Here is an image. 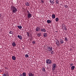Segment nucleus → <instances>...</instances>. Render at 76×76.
I'll list each match as a JSON object with an SVG mask.
<instances>
[{
	"instance_id": "nucleus-1",
	"label": "nucleus",
	"mask_w": 76,
	"mask_h": 76,
	"mask_svg": "<svg viewBox=\"0 0 76 76\" xmlns=\"http://www.w3.org/2000/svg\"><path fill=\"white\" fill-rule=\"evenodd\" d=\"M56 67H57V65H56V64H53L52 65V70L53 71H54L56 69Z\"/></svg>"
},
{
	"instance_id": "nucleus-2",
	"label": "nucleus",
	"mask_w": 76,
	"mask_h": 76,
	"mask_svg": "<svg viewBox=\"0 0 76 76\" xmlns=\"http://www.w3.org/2000/svg\"><path fill=\"white\" fill-rule=\"evenodd\" d=\"M27 12L28 13L27 17L28 18H31L32 17V14L30 13L29 11H27Z\"/></svg>"
},
{
	"instance_id": "nucleus-3",
	"label": "nucleus",
	"mask_w": 76,
	"mask_h": 76,
	"mask_svg": "<svg viewBox=\"0 0 76 76\" xmlns=\"http://www.w3.org/2000/svg\"><path fill=\"white\" fill-rule=\"evenodd\" d=\"M46 62L47 64H51L52 63V61L50 59H47L46 60Z\"/></svg>"
},
{
	"instance_id": "nucleus-4",
	"label": "nucleus",
	"mask_w": 76,
	"mask_h": 76,
	"mask_svg": "<svg viewBox=\"0 0 76 76\" xmlns=\"http://www.w3.org/2000/svg\"><path fill=\"white\" fill-rule=\"evenodd\" d=\"M47 48L48 50L49 51H50V52H51V51H53V48H52V47H48V48Z\"/></svg>"
},
{
	"instance_id": "nucleus-5",
	"label": "nucleus",
	"mask_w": 76,
	"mask_h": 76,
	"mask_svg": "<svg viewBox=\"0 0 76 76\" xmlns=\"http://www.w3.org/2000/svg\"><path fill=\"white\" fill-rule=\"evenodd\" d=\"M40 30H41V28H40V27H37L36 29V31H37V32L39 31Z\"/></svg>"
},
{
	"instance_id": "nucleus-6",
	"label": "nucleus",
	"mask_w": 76,
	"mask_h": 76,
	"mask_svg": "<svg viewBox=\"0 0 76 76\" xmlns=\"http://www.w3.org/2000/svg\"><path fill=\"white\" fill-rule=\"evenodd\" d=\"M62 27L63 29H65L66 31H67V27L65 26L64 25H63V26H62Z\"/></svg>"
},
{
	"instance_id": "nucleus-7",
	"label": "nucleus",
	"mask_w": 76,
	"mask_h": 76,
	"mask_svg": "<svg viewBox=\"0 0 76 76\" xmlns=\"http://www.w3.org/2000/svg\"><path fill=\"white\" fill-rule=\"evenodd\" d=\"M59 41L61 44H63V43H64V41L62 39H59Z\"/></svg>"
},
{
	"instance_id": "nucleus-8",
	"label": "nucleus",
	"mask_w": 76,
	"mask_h": 76,
	"mask_svg": "<svg viewBox=\"0 0 76 76\" xmlns=\"http://www.w3.org/2000/svg\"><path fill=\"white\" fill-rule=\"evenodd\" d=\"M25 4L26 6H30V4L28 2H26Z\"/></svg>"
},
{
	"instance_id": "nucleus-9",
	"label": "nucleus",
	"mask_w": 76,
	"mask_h": 76,
	"mask_svg": "<svg viewBox=\"0 0 76 76\" xmlns=\"http://www.w3.org/2000/svg\"><path fill=\"white\" fill-rule=\"evenodd\" d=\"M50 2L52 4H54V0H50Z\"/></svg>"
},
{
	"instance_id": "nucleus-10",
	"label": "nucleus",
	"mask_w": 76,
	"mask_h": 76,
	"mask_svg": "<svg viewBox=\"0 0 76 76\" xmlns=\"http://www.w3.org/2000/svg\"><path fill=\"white\" fill-rule=\"evenodd\" d=\"M17 37L20 39V40L22 39V36L18 35Z\"/></svg>"
},
{
	"instance_id": "nucleus-11",
	"label": "nucleus",
	"mask_w": 76,
	"mask_h": 76,
	"mask_svg": "<svg viewBox=\"0 0 76 76\" xmlns=\"http://www.w3.org/2000/svg\"><path fill=\"white\" fill-rule=\"evenodd\" d=\"M12 45L13 47H16V43L15 42H13L12 43Z\"/></svg>"
},
{
	"instance_id": "nucleus-12",
	"label": "nucleus",
	"mask_w": 76,
	"mask_h": 76,
	"mask_svg": "<svg viewBox=\"0 0 76 76\" xmlns=\"http://www.w3.org/2000/svg\"><path fill=\"white\" fill-rule=\"evenodd\" d=\"M56 41L57 45H60V43H59V41H58V40L56 39Z\"/></svg>"
},
{
	"instance_id": "nucleus-13",
	"label": "nucleus",
	"mask_w": 76,
	"mask_h": 76,
	"mask_svg": "<svg viewBox=\"0 0 76 76\" xmlns=\"http://www.w3.org/2000/svg\"><path fill=\"white\" fill-rule=\"evenodd\" d=\"M29 76H34V74L33 73H32L31 72H30L28 74Z\"/></svg>"
},
{
	"instance_id": "nucleus-14",
	"label": "nucleus",
	"mask_w": 76,
	"mask_h": 76,
	"mask_svg": "<svg viewBox=\"0 0 76 76\" xmlns=\"http://www.w3.org/2000/svg\"><path fill=\"white\" fill-rule=\"evenodd\" d=\"M9 76V73H6V74H3L2 76Z\"/></svg>"
},
{
	"instance_id": "nucleus-15",
	"label": "nucleus",
	"mask_w": 76,
	"mask_h": 76,
	"mask_svg": "<svg viewBox=\"0 0 76 76\" xmlns=\"http://www.w3.org/2000/svg\"><path fill=\"white\" fill-rule=\"evenodd\" d=\"M40 31L41 32H46V29L45 28H41Z\"/></svg>"
},
{
	"instance_id": "nucleus-16",
	"label": "nucleus",
	"mask_w": 76,
	"mask_h": 76,
	"mask_svg": "<svg viewBox=\"0 0 76 76\" xmlns=\"http://www.w3.org/2000/svg\"><path fill=\"white\" fill-rule=\"evenodd\" d=\"M11 9L12 10H16V7L14 6L12 7Z\"/></svg>"
},
{
	"instance_id": "nucleus-17",
	"label": "nucleus",
	"mask_w": 76,
	"mask_h": 76,
	"mask_svg": "<svg viewBox=\"0 0 76 76\" xmlns=\"http://www.w3.org/2000/svg\"><path fill=\"white\" fill-rule=\"evenodd\" d=\"M75 66H72L71 67V70H73L74 69H75Z\"/></svg>"
},
{
	"instance_id": "nucleus-18",
	"label": "nucleus",
	"mask_w": 76,
	"mask_h": 76,
	"mask_svg": "<svg viewBox=\"0 0 76 76\" xmlns=\"http://www.w3.org/2000/svg\"><path fill=\"white\" fill-rule=\"evenodd\" d=\"M37 35L39 37H41V33H38L37 34Z\"/></svg>"
},
{
	"instance_id": "nucleus-19",
	"label": "nucleus",
	"mask_w": 76,
	"mask_h": 76,
	"mask_svg": "<svg viewBox=\"0 0 76 76\" xmlns=\"http://www.w3.org/2000/svg\"><path fill=\"white\" fill-rule=\"evenodd\" d=\"M52 18L53 19H54L56 18V15L54 14H53L52 15Z\"/></svg>"
},
{
	"instance_id": "nucleus-20",
	"label": "nucleus",
	"mask_w": 76,
	"mask_h": 76,
	"mask_svg": "<svg viewBox=\"0 0 76 76\" xmlns=\"http://www.w3.org/2000/svg\"><path fill=\"white\" fill-rule=\"evenodd\" d=\"M43 36L44 37H47V33H45L43 34Z\"/></svg>"
},
{
	"instance_id": "nucleus-21",
	"label": "nucleus",
	"mask_w": 76,
	"mask_h": 76,
	"mask_svg": "<svg viewBox=\"0 0 76 76\" xmlns=\"http://www.w3.org/2000/svg\"><path fill=\"white\" fill-rule=\"evenodd\" d=\"M12 58L13 60H16V57L14 56H13L12 57Z\"/></svg>"
},
{
	"instance_id": "nucleus-22",
	"label": "nucleus",
	"mask_w": 76,
	"mask_h": 76,
	"mask_svg": "<svg viewBox=\"0 0 76 76\" xmlns=\"http://www.w3.org/2000/svg\"><path fill=\"white\" fill-rule=\"evenodd\" d=\"M42 70L44 72H45V68L44 67H42Z\"/></svg>"
},
{
	"instance_id": "nucleus-23",
	"label": "nucleus",
	"mask_w": 76,
	"mask_h": 76,
	"mask_svg": "<svg viewBox=\"0 0 76 76\" xmlns=\"http://www.w3.org/2000/svg\"><path fill=\"white\" fill-rule=\"evenodd\" d=\"M17 27L18 28H19V29H22V26H18Z\"/></svg>"
},
{
	"instance_id": "nucleus-24",
	"label": "nucleus",
	"mask_w": 76,
	"mask_h": 76,
	"mask_svg": "<svg viewBox=\"0 0 76 76\" xmlns=\"http://www.w3.org/2000/svg\"><path fill=\"white\" fill-rule=\"evenodd\" d=\"M47 23H51V21L50 20H47Z\"/></svg>"
},
{
	"instance_id": "nucleus-25",
	"label": "nucleus",
	"mask_w": 76,
	"mask_h": 76,
	"mask_svg": "<svg viewBox=\"0 0 76 76\" xmlns=\"http://www.w3.org/2000/svg\"><path fill=\"white\" fill-rule=\"evenodd\" d=\"M55 20L56 22H58V20H59V19H58V18H56L55 19Z\"/></svg>"
},
{
	"instance_id": "nucleus-26",
	"label": "nucleus",
	"mask_w": 76,
	"mask_h": 76,
	"mask_svg": "<svg viewBox=\"0 0 76 76\" xmlns=\"http://www.w3.org/2000/svg\"><path fill=\"white\" fill-rule=\"evenodd\" d=\"M18 10H13L12 11V12L15 13H16V11H17Z\"/></svg>"
},
{
	"instance_id": "nucleus-27",
	"label": "nucleus",
	"mask_w": 76,
	"mask_h": 76,
	"mask_svg": "<svg viewBox=\"0 0 76 76\" xmlns=\"http://www.w3.org/2000/svg\"><path fill=\"white\" fill-rule=\"evenodd\" d=\"M23 76H26V72H24L23 73Z\"/></svg>"
},
{
	"instance_id": "nucleus-28",
	"label": "nucleus",
	"mask_w": 76,
	"mask_h": 76,
	"mask_svg": "<svg viewBox=\"0 0 76 76\" xmlns=\"http://www.w3.org/2000/svg\"><path fill=\"white\" fill-rule=\"evenodd\" d=\"M74 64H73V63H72L70 64V67H72V66H74Z\"/></svg>"
},
{
	"instance_id": "nucleus-29",
	"label": "nucleus",
	"mask_w": 76,
	"mask_h": 76,
	"mask_svg": "<svg viewBox=\"0 0 76 76\" xmlns=\"http://www.w3.org/2000/svg\"><path fill=\"white\" fill-rule=\"evenodd\" d=\"M65 40L66 42H67V41H68V39H67V37L65 38Z\"/></svg>"
},
{
	"instance_id": "nucleus-30",
	"label": "nucleus",
	"mask_w": 76,
	"mask_h": 76,
	"mask_svg": "<svg viewBox=\"0 0 76 76\" xmlns=\"http://www.w3.org/2000/svg\"><path fill=\"white\" fill-rule=\"evenodd\" d=\"M56 4H59V3H58V0H56Z\"/></svg>"
},
{
	"instance_id": "nucleus-31",
	"label": "nucleus",
	"mask_w": 76,
	"mask_h": 76,
	"mask_svg": "<svg viewBox=\"0 0 76 76\" xmlns=\"http://www.w3.org/2000/svg\"><path fill=\"white\" fill-rule=\"evenodd\" d=\"M32 43H33V44H36V42L34 41H32Z\"/></svg>"
},
{
	"instance_id": "nucleus-32",
	"label": "nucleus",
	"mask_w": 76,
	"mask_h": 76,
	"mask_svg": "<svg viewBox=\"0 0 76 76\" xmlns=\"http://www.w3.org/2000/svg\"><path fill=\"white\" fill-rule=\"evenodd\" d=\"M27 35L28 37H29V33L27 32Z\"/></svg>"
},
{
	"instance_id": "nucleus-33",
	"label": "nucleus",
	"mask_w": 76,
	"mask_h": 76,
	"mask_svg": "<svg viewBox=\"0 0 76 76\" xmlns=\"http://www.w3.org/2000/svg\"><path fill=\"white\" fill-rule=\"evenodd\" d=\"M25 57H26V58L28 57H29V55L26 54L25 56Z\"/></svg>"
},
{
	"instance_id": "nucleus-34",
	"label": "nucleus",
	"mask_w": 76,
	"mask_h": 76,
	"mask_svg": "<svg viewBox=\"0 0 76 76\" xmlns=\"http://www.w3.org/2000/svg\"><path fill=\"white\" fill-rule=\"evenodd\" d=\"M51 54H53V53H54V51H52L51 52Z\"/></svg>"
},
{
	"instance_id": "nucleus-35",
	"label": "nucleus",
	"mask_w": 76,
	"mask_h": 76,
	"mask_svg": "<svg viewBox=\"0 0 76 76\" xmlns=\"http://www.w3.org/2000/svg\"><path fill=\"white\" fill-rule=\"evenodd\" d=\"M9 33L10 34H12L13 32L12 31H10Z\"/></svg>"
},
{
	"instance_id": "nucleus-36",
	"label": "nucleus",
	"mask_w": 76,
	"mask_h": 76,
	"mask_svg": "<svg viewBox=\"0 0 76 76\" xmlns=\"http://www.w3.org/2000/svg\"><path fill=\"white\" fill-rule=\"evenodd\" d=\"M65 8H66L67 9L68 8V6L66 5L65 6Z\"/></svg>"
},
{
	"instance_id": "nucleus-37",
	"label": "nucleus",
	"mask_w": 76,
	"mask_h": 76,
	"mask_svg": "<svg viewBox=\"0 0 76 76\" xmlns=\"http://www.w3.org/2000/svg\"><path fill=\"white\" fill-rule=\"evenodd\" d=\"M41 1L42 3H44V0H41Z\"/></svg>"
},
{
	"instance_id": "nucleus-38",
	"label": "nucleus",
	"mask_w": 76,
	"mask_h": 76,
	"mask_svg": "<svg viewBox=\"0 0 76 76\" xmlns=\"http://www.w3.org/2000/svg\"><path fill=\"white\" fill-rule=\"evenodd\" d=\"M38 11L39 12H42V10H38Z\"/></svg>"
},
{
	"instance_id": "nucleus-39",
	"label": "nucleus",
	"mask_w": 76,
	"mask_h": 76,
	"mask_svg": "<svg viewBox=\"0 0 76 76\" xmlns=\"http://www.w3.org/2000/svg\"><path fill=\"white\" fill-rule=\"evenodd\" d=\"M5 69H8V68H7V67H5Z\"/></svg>"
},
{
	"instance_id": "nucleus-40",
	"label": "nucleus",
	"mask_w": 76,
	"mask_h": 76,
	"mask_svg": "<svg viewBox=\"0 0 76 76\" xmlns=\"http://www.w3.org/2000/svg\"><path fill=\"white\" fill-rule=\"evenodd\" d=\"M20 76H23L21 74L20 75Z\"/></svg>"
},
{
	"instance_id": "nucleus-41",
	"label": "nucleus",
	"mask_w": 76,
	"mask_h": 76,
	"mask_svg": "<svg viewBox=\"0 0 76 76\" xmlns=\"http://www.w3.org/2000/svg\"><path fill=\"white\" fill-rule=\"evenodd\" d=\"M30 41H32V39H30Z\"/></svg>"
},
{
	"instance_id": "nucleus-42",
	"label": "nucleus",
	"mask_w": 76,
	"mask_h": 76,
	"mask_svg": "<svg viewBox=\"0 0 76 76\" xmlns=\"http://www.w3.org/2000/svg\"><path fill=\"white\" fill-rule=\"evenodd\" d=\"M1 71L0 70V73H1Z\"/></svg>"
},
{
	"instance_id": "nucleus-43",
	"label": "nucleus",
	"mask_w": 76,
	"mask_h": 76,
	"mask_svg": "<svg viewBox=\"0 0 76 76\" xmlns=\"http://www.w3.org/2000/svg\"><path fill=\"white\" fill-rule=\"evenodd\" d=\"M1 17V14H0V18Z\"/></svg>"
},
{
	"instance_id": "nucleus-44",
	"label": "nucleus",
	"mask_w": 76,
	"mask_h": 76,
	"mask_svg": "<svg viewBox=\"0 0 76 76\" xmlns=\"http://www.w3.org/2000/svg\"><path fill=\"white\" fill-rule=\"evenodd\" d=\"M67 4V3H66V5Z\"/></svg>"
},
{
	"instance_id": "nucleus-45",
	"label": "nucleus",
	"mask_w": 76,
	"mask_h": 76,
	"mask_svg": "<svg viewBox=\"0 0 76 76\" xmlns=\"http://www.w3.org/2000/svg\"><path fill=\"white\" fill-rule=\"evenodd\" d=\"M36 12H38V10H37Z\"/></svg>"
},
{
	"instance_id": "nucleus-46",
	"label": "nucleus",
	"mask_w": 76,
	"mask_h": 76,
	"mask_svg": "<svg viewBox=\"0 0 76 76\" xmlns=\"http://www.w3.org/2000/svg\"><path fill=\"white\" fill-rule=\"evenodd\" d=\"M56 32H57V31H56Z\"/></svg>"
}]
</instances>
